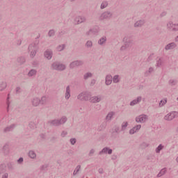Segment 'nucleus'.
<instances>
[{
	"instance_id": "1",
	"label": "nucleus",
	"mask_w": 178,
	"mask_h": 178,
	"mask_svg": "<svg viewBox=\"0 0 178 178\" xmlns=\"http://www.w3.org/2000/svg\"><path fill=\"white\" fill-rule=\"evenodd\" d=\"M67 122V117L63 116L60 119H54L50 120L47 122V124L51 127H59V126H62V124H65Z\"/></svg>"
},
{
	"instance_id": "2",
	"label": "nucleus",
	"mask_w": 178,
	"mask_h": 178,
	"mask_svg": "<svg viewBox=\"0 0 178 178\" xmlns=\"http://www.w3.org/2000/svg\"><path fill=\"white\" fill-rule=\"evenodd\" d=\"M92 95L91 92L83 91L77 95V99L79 101H90Z\"/></svg>"
},
{
	"instance_id": "3",
	"label": "nucleus",
	"mask_w": 178,
	"mask_h": 178,
	"mask_svg": "<svg viewBox=\"0 0 178 178\" xmlns=\"http://www.w3.org/2000/svg\"><path fill=\"white\" fill-rule=\"evenodd\" d=\"M113 17V13L110 10L103 12L99 17V20L103 22V20H111Z\"/></svg>"
},
{
	"instance_id": "4",
	"label": "nucleus",
	"mask_w": 178,
	"mask_h": 178,
	"mask_svg": "<svg viewBox=\"0 0 178 178\" xmlns=\"http://www.w3.org/2000/svg\"><path fill=\"white\" fill-rule=\"evenodd\" d=\"M51 69L52 70H57V72H63L66 70V65L56 61L51 64Z\"/></svg>"
},
{
	"instance_id": "5",
	"label": "nucleus",
	"mask_w": 178,
	"mask_h": 178,
	"mask_svg": "<svg viewBox=\"0 0 178 178\" xmlns=\"http://www.w3.org/2000/svg\"><path fill=\"white\" fill-rule=\"evenodd\" d=\"M176 118H178V113L177 111H171L164 116V120L170 122L173 119H176Z\"/></svg>"
},
{
	"instance_id": "6",
	"label": "nucleus",
	"mask_w": 178,
	"mask_h": 178,
	"mask_svg": "<svg viewBox=\"0 0 178 178\" xmlns=\"http://www.w3.org/2000/svg\"><path fill=\"white\" fill-rule=\"evenodd\" d=\"M84 65V61L83 60H76L71 62L69 65L70 69H75V67H80Z\"/></svg>"
},
{
	"instance_id": "7",
	"label": "nucleus",
	"mask_w": 178,
	"mask_h": 178,
	"mask_svg": "<svg viewBox=\"0 0 178 178\" xmlns=\"http://www.w3.org/2000/svg\"><path fill=\"white\" fill-rule=\"evenodd\" d=\"M99 33V27L95 26L94 28L89 29L86 33V35H88V37H90V35H98Z\"/></svg>"
},
{
	"instance_id": "8",
	"label": "nucleus",
	"mask_w": 178,
	"mask_h": 178,
	"mask_svg": "<svg viewBox=\"0 0 178 178\" xmlns=\"http://www.w3.org/2000/svg\"><path fill=\"white\" fill-rule=\"evenodd\" d=\"M148 120V116L145 114L140 115L139 116L136 117L135 120L136 123H145Z\"/></svg>"
},
{
	"instance_id": "9",
	"label": "nucleus",
	"mask_w": 178,
	"mask_h": 178,
	"mask_svg": "<svg viewBox=\"0 0 178 178\" xmlns=\"http://www.w3.org/2000/svg\"><path fill=\"white\" fill-rule=\"evenodd\" d=\"M123 42L126 45V47H127L128 48H129V47H131V45H133V40L129 36L124 37Z\"/></svg>"
},
{
	"instance_id": "10",
	"label": "nucleus",
	"mask_w": 178,
	"mask_h": 178,
	"mask_svg": "<svg viewBox=\"0 0 178 178\" xmlns=\"http://www.w3.org/2000/svg\"><path fill=\"white\" fill-rule=\"evenodd\" d=\"M54 56V51H52V49H47L44 52V56L48 60H51L52 59V56Z\"/></svg>"
},
{
	"instance_id": "11",
	"label": "nucleus",
	"mask_w": 178,
	"mask_h": 178,
	"mask_svg": "<svg viewBox=\"0 0 178 178\" xmlns=\"http://www.w3.org/2000/svg\"><path fill=\"white\" fill-rule=\"evenodd\" d=\"M167 29L172 31H178V24H173V22H170L167 24Z\"/></svg>"
},
{
	"instance_id": "12",
	"label": "nucleus",
	"mask_w": 178,
	"mask_h": 178,
	"mask_svg": "<svg viewBox=\"0 0 178 178\" xmlns=\"http://www.w3.org/2000/svg\"><path fill=\"white\" fill-rule=\"evenodd\" d=\"M89 101H90L92 104H98V102L102 101V97L101 95L90 97Z\"/></svg>"
},
{
	"instance_id": "13",
	"label": "nucleus",
	"mask_w": 178,
	"mask_h": 178,
	"mask_svg": "<svg viewBox=\"0 0 178 178\" xmlns=\"http://www.w3.org/2000/svg\"><path fill=\"white\" fill-rule=\"evenodd\" d=\"M70 97H72V89L70 88V86H67L65 88V99L67 101L70 99Z\"/></svg>"
},
{
	"instance_id": "14",
	"label": "nucleus",
	"mask_w": 178,
	"mask_h": 178,
	"mask_svg": "<svg viewBox=\"0 0 178 178\" xmlns=\"http://www.w3.org/2000/svg\"><path fill=\"white\" fill-rule=\"evenodd\" d=\"M15 128H16V124H12L6 127V128H4L3 130V133L6 134L7 133H10V131H13V130H15Z\"/></svg>"
},
{
	"instance_id": "15",
	"label": "nucleus",
	"mask_w": 178,
	"mask_h": 178,
	"mask_svg": "<svg viewBox=\"0 0 178 178\" xmlns=\"http://www.w3.org/2000/svg\"><path fill=\"white\" fill-rule=\"evenodd\" d=\"M113 150L112 149L106 147H104L99 152V155H103V154H108V155H112Z\"/></svg>"
},
{
	"instance_id": "16",
	"label": "nucleus",
	"mask_w": 178,
	"mask_h": 178,
	"mask_svg": "<svg viewBox=\"0 0 178 178\" xmlns=\"http://www.w3.org/2000/svg\"><path fill=\"white\" fill-rule=\"evenodd\" d=\"M141 101H143V97L138 96L136 97V99L130 102L129 105H130V106H134L135 105L140 104V102H141Z\"/></svg>"
},
{
	"instance_id": "17",
	"label": "nucleus",
	"mask_w": 178,
	"mask_h": 178,
	"mask_svg": "<svg viewBox=\"0 0 178 178\" xmlns=\"http://www.w3.org/2000/svg\"><path fill=\"white\" fill-rule=\"evenodd\" d=\"M75 22H76L77 24H81V23L87 22V18L84 16H78L75 18Z\"/></svg>"
},
{
	"instance_id": "18",
	"label": "nucleus",
	"mask_w": 178,
	"mask_h": 178,
	"mask_svg": "<svg viewBox=\"0 0 178 178\" xmlns=\"http://www.w3.org/2000/svg\"><path fill=\"white\" fill-rule=\"evenodd\" d=\"M40 44V41H36L35 43L29 44L28 47V51H31L35 49V51H38V44Z\"/></svg>"
},
{
	"instance_id": "19",
	"label": "nucleus",
	"mask_w": 178,
	"mask_h": 178,
	"mask_svg": "<svg viewBox=\"0 0 178 178\" xmlns=\"http://www.w3.org/2000/svg\"><path fill=\"white\" fill-rule=\"evenodd\" d=\"M176 47H177V44H176V43L171 42L165 47V51H169L170 49H175Z\"/></svg>"
},
{
	"instance_id": "20",
	"label": "nucleus",
	"mask_w": 178,
	"mask_h": 178,
	"mask_svg": "<svg viewBox=\"0 0 178 178\" xmlns=\"http://www.w3.org/2000/svg\"><path fill=\"white\" fill-rule=\"evenodd\" d=\"M106 86H111L112 84V75H106L105 79Z\"/></svg>"
},
{
	"instance_id": "21",
	"label": "nucleus",
	"mask_w": 178,
	"mask_h": 178,
	"mask_svg": "<svg viewBox=\"0 0 178 178\" xmlns=\"http://www.w3.org/2000/svg\"><path fill=\"white\" fill-rule=\"evenodd\" d=\"M31 104H32L33 106H38V105H40V98L33 97L31 99Z\"/></svg>"
},
{
	"instance_id": "22",
	"label": "nucleus",
	"mask_w": 178,
	"mask_h": 178,
	"mask_svg": "<svg viewBox=\"0 0 178 178\" xmlns=\"http://www.w3.org/2000/svg\"><path fill=\"white\" fill-rule=\"evenodd\" d=\"M2 152H3V154H4V155L9 154V145L6 144L3 146Z\"/></svg>"
},
{
	"instance_id": "23",
	"label": "nucleus",
	"mask_w": 178,
	"mask_h": 178,
	"mask_svg": "<svg viewBox=\"0 0 178 178\" xmlns=\"http://www.w3.org/2000/svg\"><path fill=\"white\" fill-rule=\"evenodd\" d=\"M120 131V128L118 126H114L113 129H111V134L112 136H115V134L117 133V134H119V131Z\"/></svg>"
},
{
	"instance_id": "24",
	"label": "nucleus",
	"mask_w": 178,
	"mask_h": 178,
	"mask_svg": "<svg viewBox=\"0 0 178 178\" xmlns=\"http://www.w3.org/2000/svg\"><path fill=\"white\" fill-rule=\"evenodd\" d=\"M145 24V21H144L143 19H140L137 21L134 24V27H143V26H144Z\"/></svg>"
},
{
	"instance_id": "25",
	"label": "nucleus",
	"mask_w": 178,
	"mask_h": 178,
	"mask_svg": "<svg viewBox=\"0 0 178 178\" xmlns=\"http://www.w3.org/2000/svg\"><path fill=\"white\" fill-rule=\"evenodd\" d=\"M28 155L31 159H35L37 158V154L33 150H30L28 153Z\"/></svg>"
},
{
	"instance_id": "26",
	"label": "nucleus",
	"mask_w": 178,
	"mask_h": 178,
	"mask_svg": "<svg viewBox=\"0 0 178 178\" xmlns=\"http://www.w3.org/2000/svg\"><path fill=\"white\" fill-rule=\"evenodd\" d=\"M37 75V71L35 69H32L29 72H28V77H33L34 76Z\"/></svg>"
},
{
	"instance_id": "27",
	"label": "nucleus",
	"mask_w": 178,
	"mask_h": 178,
	"mask_svg": "<svg viewBox=\"0 0 178 178\" xmlns=\"http://www.w3.org/2000/svg\"><path fill=\"white\" fill-rule=\"evenodd\" d=\"M106 36H103L98 40L99 45H103L104 44H106Z\"/></svg>"
},
{
	"instance_id": "28",
	"label": "nucleus",
	"mask_w": 178,
	"mask_h": 178,
	"mask_svg": "<svg viewBox=\"0 0 178 178\" xmlns=\"http://www.w3.org/2000/svg\"><path fill=\"white\" fill-rule=\"evenodd\" d=\"M17 62L19 63V65H23L26 63V58L24 56L18 57L17 59Z\"/></svg>"
},
{
	"instance_id": "29",
	"label": "nucleus",
	"mask_w": 178,
	"mask_h": 178,
	"mask_svg": "<svg viewBox=\"0 0 178 178\" xmlns=\"http://www.w3.org/2000/svg\"><path fill=\"white\" fill-rule=\"evenodd\" d=\"M108 5L109 3L108 2V1H103L101 3L100 9H105L108 8Z\"/></svg>"
},
{
	"instance_id": "30",
	"label": "nucleus",
	"mask_w": 178,
	"mask_h": 178,
	"mask_svg": "<svg viewBox=\"0 0 178 178\" xmlns=\"http://www.w3.org/2000/svg\"><path fill=\"white\" fill-rule=\"evenodd\" d=\"M92 77V73L86 72L83 74V80L87 81L88 79H91Z\"/></svg>"
},
{
	"instance_id": "31",
	"label": "nucleus",
	"mask_w": 178,
	"mask_h": 178,
	"mask_svg": "<svg viewBox=\"0 0 178 178\" xmlns=\"http://www.w3.org/2000/svg\"><path fill=\"white\" fill-rule=\"evenodd\" d=\"M151 73H154V67H150L148 70L145 72V77H148Z\"/></svg>"
},
{
	"instance_id": "32",
	"label": "nucleus",
	"mask_w": 178,
	"mask_h": 178,
	"mask_svg": "<svg viewBox=\"0 0 178 178\" xmlns=\"http://www.w3.org/2000/svg\"><path fill=\"white\" fill-rule=\"evenodd\" d=\"M167 170L166 168H163L161 170V171L159 172V174L156 175L157 177H162V176L165 175L166 174Z\"/></svg>"
},
{
	"instance_id": "33",
	"label": "nucleus",
	"mask_w": 178,
	"mask_h": 178,
	"mask_svg": "<svg viewBox=\"0 0 178 178\" xmlns=\"http://www.w3.org/2000/svg\"><path fill=\"white\" fill-rule=\"evenodd\" d=\"M165 148L162 144H160L155 149L156 154H159Z\"/></svg>"
},
{
	"instance_id": "34",
	"label": "nucleus",
	"mask_w": 178,
	"mask_h": 178,
	"mask_svg": "<svg viewBox=\"0 0 178 178\" xmlns=\"http://www.w3.org/2000/svg\"><path fill=\"white\" fill-rule=\"evenodd\" d=\"M106 127V122H103L98 127L97 130L98 131H102V130H105Z\"/></svg>"
},
{
	"instance_id": "35",
	"label": "nucleus",
	"mask_w": 178,
	"mask_h": 178,
	"mask_svg": "<svg viewBox=\"0 0 178 178\" xmlns=\"http://www.w3.org/2000/svg\"><path fill=\"white\" fill-rule=\"evenodd\" d=\"M6 172V165L5 164L0 165V175Z\"/></svg>"
},
{
	"instance_id": "36",
	"label": "nucleus",
	"mask_w": 178,
	"mask_h": 178,
	"mask_svg": "<svg viewBox=\"0 0 178 178\" xmlns=\"http://www.w3.org/2000/svg\"><path fill=\"white\" fill-rule=\"evenodd\" d=\"M128 126H129V122H122V124L121 125V131H124V130H126V129H127Z\"/></svg>"
},
{
	"instance_id": "37",
	"label": "nucleus",
	"mask_w": 178,
	"mask_h": 178,
	"mask_svg": "<svg viewBox=\"0 0 178 178\" xmlns=\"http://www.w3.org/2000/svg\"><path fill=\"white\" fill-rule=\"evenodd\" d=\"M7 166L9 170H15V163L13 162H10L7 164Z\"/></svg>"
},
{
	"instance_id": "38",
	"label": "nucleus",
	"mask_w": 178,
	"mask_h": 178,
	"mask_svg": "<svg viewBox=\"0 0 178 178\" xmlns=\"http://www.w3.org/2000/svg\"><path fill=\"white\" fill-rule=\"evenodd\" d=\"M113 115H115V113L113 112L108 113L106 117V119L107 120H112V118H113Z\"/></svg>"
},
{
	"instance_id": "39",
	"label": "nucleus",
	"mask_w": 178,
	"mask_h": 178,
	"mask_svg": "<svg viewBox=\"0 0 178 178\" xmlns=\"http://www.w3.org/2000/svg\"><path fill=\"white\" fill-rule=\"evenodd\" d=\"M40 104H41V105H45V104H47V97L45 96H43L40 99Z\"/></svg>"
},
{
	"instance_id": "40",
	"label": "nucleus",
	"mask_w": 178,
	"mask_h": 178,
	"mask_svg": "<svg viewBox=\"0 0 178 178\" xmlns=\"http://www.w3.org/2000/svg\"><path fill=\"white\" fill-rule=\"evenodd\" d=\"M85 47L86 48H92V42L91 40H88L85 44Z\"/></svg>"
},
{
	"instance_id": "41",
	"label": "nucleus",
	"mask_w": 178,
	"mask_h": 178,
	"mask_svg": "<svg viewBox=\"0 0 178 178\" xmlns=\"http://www.w3.org/2000/svg\"><path fill=\"white\" fill-rule=\"evenodd\" d=\"M66 45L65 44H60L57 47L56 49L58 51V52H61V51H63L65 49Z\"/></svg>"
},
{
	"instance_id": "42",
	"label": "nucleus",
	"mask_w": 178,
	"mask_h": 178,
	"mask_svg": "<svg viewBox=\"0 0 178 178\" xmlns=\"http://www.w3.org/2000/svg\"><path fill=\"white\" fill-rule=\"evenodd\" d=\"M7 87L6 83V82H2L0 83V91H3Z\"/></svg>"
},
{
	"instance_id": "43",
	"label": "nucleus",
	"mask_w": 178,
	"mask_h": 178,
	"mask_svg": "<svg viewBox=\"0 0 178 178\" xmlns=\"http://www.w3.org/2000/svg\"><path fill=\"white\" fill-rule=\"evenodd\" d=\"M80 169H81V165H77L73 172L74 176H76V175L80 172Z\"/></svg>"
},
{
	"instance_id": "44",
	"label": "nucleus",
	"mask_w": 178,
	"mask_h": 178,
	"mask_svg": "<svg viewBox=\"0 0 178 178\" xmlns=\"http://www.w3.org/2000/svg\"><path fill=\"white\" fill-rule=\"evenodd\" d=\"M162 66V60L159 58V60H156V67H161Z\"/></svg>"
},
{
	"instance_id": "45",
	"label": "nucleus",
	"mask_w": 178,
	"mask_h": 178,
	"mask_svg": "<svg viewBox=\"0 0 178 178\" xmlns=\"http://www.w3.org/2000/svg\"><path fill=\"white\" fill-rule=\"evenodd\" d=\"M55 30L51 29L48 32V36L49 37H54L55 35Z\"/></svg>"
},
{
	"instance_id": "46",
	"label": "nucleus",
	"mask_w": 178,
	"mask_h": 178,
	"mask_svg": "<svg viewBox=\"0 0 178 178\" xmlns=\"http://www.w3.org/2000/svg\"><path fill=\"white\" fill-rule=\"evenodd\" d=\"M35 55H37V50L35 49H32L31 53H30V56L31 58H34V56H35Z\"/></svg>"
},
{
	"instance_id": "47",
	"label": "nucleus",
	"mask_w": 178,
	"mask_h": 178,
	"mask_svg": "<svg viewBox=\"0 0 178 178\" xmlns=\"http://www.w3.org/2000/svg\"><path fill=\"white\" fill-rule=\"evenodd\" d=\"M166 102H168L167 99L161 100L160 102H159V107L162 108V106H163L164 105L166 104Z\"/></svg>"
},
{
	"instance_id": "48",
	"label": "nucleus",
	"mask_w": 178,
	"mask_h": 178,
	"mask_svg": "<svg viewBox=\"0 0 178 178\" xmlns=\"http://www.w3.org/2000/svg\"><path fill=\"white\" fill-rule=\"evenodd\" d=\"M70 143L71 145H74V144H76V143H77V140L76 139V138H72L70 139Z\"/></svg>"
},
{
	"instance_id": "49",
	"label": "nucleus",
	"mask_w": 178,
	"mask_h": 178,
	"mask_svg": "<svg viewBox=\"0 0 178 178\" xmlns=\"http://www.w3.org/2000/svg\"><path fill=\"white\" fill-rule=\"evenodd\" d=\"M65 34H66V31H61L58 33V38H62L63 35H65Z\"/></svg>"
},
{
	"instance_id": "50",
	"label": "nucleus",
	"mask_w": 178,
	"mask_h": 178,
	"mask_svg": "<svg viewBox=\"0 0 178 178\" xmlns=\"http://www.w3.org/2000/svg\"><path fill=\"white\" fill-rule=\"evenodd\" d=\"M113 83H119V75H115L113 78Z\"/></svg>"
},
{
	"instance_id": "51",
	"label": "nucleus",
	"mask_w": 178,
	"mask_h": 178,
	"mask_svg": "<svg viewBox=\"0 0 178 178\" xmlns=\"http://www.w3.org/2000/svg\"><path fill=\"white\" fill-rule=\"evenodd\" d=\"M168 83L170 86H176V84L177 83V81L174 79H170Z\"/></svg>"
},
{
	"instance_id": "52",
	"label": "nucleus",
	"mask_w": 178,
	"mask_h": 178,
	"mask_svg": "<svg viewBox=\"0 0 178 178\" xmlns=\"http://www.w3.org/2000/svg\"><path fill=\"white\" fill-rule=\"evenodd\" d=\"M94 154H95V149H91L88 153V156H93Z\"/></svg>"
},
{
	"instance_id": "53",
	"label": "nucleus",
	"mask_w": 178,
	"mask_h": 178,
	"mask_svg": "<svg viewBox=\"0 0 178 178\" xmlns=\"http://www.w3.org/2000/svg\"><path fill=\"white\" fill-rule=\"evenodd\" d=\"M24 161V159H23V157H20L17 161V163L18 165H23V162Z\"/></svg>"
},
{
	"instance_id": "54",
	"label": "nucleus",
	"mask_w": 178,
	"mask_h": 178,
	"mask_svg": "<svg viewBox=\"0 0 178 178\" xmlns=\"http://www.w3.org/2000/svg\"><path fill=\"white\" fill-rule=\"evenodd\" d=\"M134 133H137L135 127L129 130V134H134Z\"/></svg>"
},
{
	"instance_id": "55",
	"label": "nucleus",
	"mask_w": 178,
	"mask_h": 178,
	"mask_svg": "<svg viewBox=\"0 0 178 178\" xmlns=\"http://www.w3.org/2000/svg\"><path fill=\"white\" fill-rule=\"evenodd\" d=\"M66 136H67V131H63L61 132V134H60V136L64 138V137H66Z\"/></svg>"
},
{
	"instance_id": "56",
	"label": "nucleus",
	"mask_w": 178,
	"mask_h": 178,
	"mask_svg": "<svg viewBox=\"0 0 178 178\" xmlns=\"http://www.w3.org/2000/svg\"><path fill=\"white\" fill-rule=\"evenodd\" d=\"M95 83H97V81L95 79H92L90 83V87L95 86Z\"/></svg>"
},
{
	"instance_id": "57",
	"label": "nucleus",
	"mask_w": 178,
	"mask_h": 178,
	"mask_svg": "<svg viewBox=\"0 0 178 178\" xmlns=\"http://www.w3.org/2000/svg\"><path fill=\"white\" fill-rule=\"evenodd\" d=\"M128 46H126V44L124 43V45L121 47L120 48V51H126V49H127Z\"/></svg>"
},
{
	"instance_id": "58",
	"label": "nucleus",
	"mask_w": 178,
	"mask_h": 178,
	"mask_svg": "<svg viewBox=\"0 0 178 178\" xmlns=\"http://www.w3.org/2000/svg\"><path fill=\"white\" fill-rule=\"evenodd\" d=\"M29 127L30 129H34V127H35V124H34V122H30Z\"/></svg>"
},
{
	"instance_id": "59",
	"label": "nucleus",
	"mask_w": 178,
	"mask_h": 178,
	"mask_svg": "<svg viewBox=\"0 0 178 178\" xmlns=\"http://www.w3.org/2000/svg\"><path fill=\"white\" fill-rule=\"evenodd\" d=\"M22 92V88L20 87L16 88V94H20Z\"/></svg>"
},
{
	"instance_id": "60",
	"label": "nucleus",
	"mask_w": 178,
	"mask_h": 178,
	"mask_svg": "<svg viewBox=\"0 0 178 178\" xmlns=\"http://www.w3.org/2000/svg\"><path fill=\"white\" fill-rule=\"evenodd\" d=\"M134 127H135L136 131H138V130H140V129H141V124H138Z\"/></svg>"
},
{
	"instance_id": "61",
	"label": "nucleus",
	"mask_w": 178,
	"mask_h": 178,
	"mask_svg": "<svg viewBox=\"0 0 178 178\" xmlns=\"http://www.w3.org/2000/svg\"><path fill=\"white\" fill-rule=\"evenodd\" d=\"M32 65L34 67H37V66H38V61H33Z\"/></svg>"
},
{
	"instance_id": "62",
	"label": "nucleus",
	"mask_w": 178,
	"mask_h": 178,
	"mask_svg": "<svg viewBox=\"0 0 178 178\" xmlns=\"http://www.w3.org/2000/svg\"><path fill=\"white\" fill-rule=\"evenodd\" d=\"M8 177H9V174H8L7 172L4 173L1 177V178H8Z\"/></svg>"
},
{
	"instance_id": "63",
	"label": "nucleus",
	"mask_w": 178,
	"mask_h": 178,
	"mask_svg": "<svg viewBox=\"0 0 178 178\" xmlns=\"http://www.w3.org/2000/svg\"><path fill=\"white\" fill-rule=\"evenodd\" d=\"M111 159L113 161H116V159H118V156L117 155H113L111 158Z\"/></svg>"
},
{
	"instance_id": "64",
	"label": "nucleus",
	"mask_w": 178,
	"mask_h": 178,
	"mask_svg": "<svg viewBox=\"0 0 178 178\" xmlns=\"http://www.w3.org/2000/svg\"><path fill=\"white\" fill-rule=\"evenodd\" d=\"M17 45H22V40H19L17 42Z\"/></svg>"
}]
</instances>
